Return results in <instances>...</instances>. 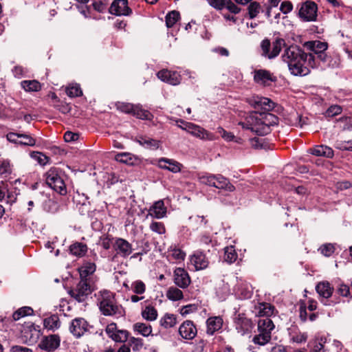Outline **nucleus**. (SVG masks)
I'll use <instances>...</instances> for the list:
<instances>
[{
    "instance_id": "nucleus-1",
    "label": "nucleus",
    "mask_w": 352,
    "mask_h": 352,
    "mask_svg": "<svg viewBox=\"0 0 352 352\" xmlns=\"http://www.w3.org/2000/svg\"><path fill=\"white\" fill-rule=\"evenodd\" d=\"M282 58L287 63L291 73L296 76L307 74L309 72L308 67H314V66L315 57L313 54H306L296 45H292L285 49Z\"/></svg>"
},
{
    "instance_id": "nucleus-2",
    "label": "nucleus",
    "mask_w": 352,
    "mask_h": 352,
    "mask_svg": "<svg viewBox=\"0 0 352 352\" xmlns=\"http://www.w3.org/2000/svg\"><path fill=\"white\" fill-rule=\"evenodd\" d=\"M98 301L100 311L104 316L121 317L124 315V310L121 305L117 304L114 294L109 290L98 292Z\"/></svg>"
},
{
    "instance_id": "nucleus-3",
    "label": "nucleus",
    "mask_w": 352,
    "mask_h": 352,
    "mask_svg": "<svg viewBox=\"0 0 352 352\" xmlns=\"http://www.w3.org/2000/svg\"><path fill=\"white\" fill-rule=\"evenodd\" d=\"M239 124L259 135L269 133V124L262 120V113L252 112L245 118L244 122H240Z\"/></svg>"
},
{
    "instance_id": "nucleus-4",
    "label": "nucleus",
    "mask_w": 352,
    "mask_h": 352,
    "mask_svg": "<svg viewBox=\"0 0 352 352\" xmlns=\"http://www.w3.org/2000/svg\"><path fill=\"white\" fill-rule=\"evenodd\" d=\"M274 328L275 325L271 318H260L257 322L258 333L253 337L252 342L259 346L265 345L271 340L272 331Z\"/></svg>"
},
{
    "instance_id": "nucleus-5",
    "label": "nucleus",
    "mask_w": 352,
    "mask_h": 352,
    "mask_svg": "<svg viewBox=\"0 0 352 352\" xmlns=\"http://www.w3.org/2000/svg\"><path fill=\"white\" fill-rule=\"evenodd\" d=\"M115 106L118 110L125 113L132 114L138 118L142 120H150L152 117L151 113L145 109H143L140 104H133L129 102H117Z\"/></svg>"
},
{
    "instance_id": "nucleus-6",
    "label": "nucleus",
    "mask_w": 352,
    "mask_h": 352,
    "mask_svg": "<svg viewBox=\"0 0 352 352\" xmlns=\"http://www.w3.org/2000/svg\"><path fill=\"white\" fill-rule=\"evenodd\" d=\"M178 122L184 123L185 125V126H179L182 129L186 131L188 133L197 138L206 141H213L217 139V137L214 134L199 125L191 122H186L182 120H180Z\"/></svg>"
},
{
    "instance_id": "nucleus-7",
    "label": "nucleus",
    "mask_w": 352,
    "mask_h": 352,
    "mask_svg": "<svg viewBox=\"0 0 352 352\" xmlns=\"http://www.w3.org/2000/svg\"><path fill=\"white\" fill-rule=\"evenodd\" d=\"M285 45V41L283 38H277L272 43V48L271 47V43L269 39H264L262 41L261 47L262 50V55L270 59L276 57L283 45Z\"/></svg>"
},
{
    "instance_id": "nucleus-8",
    "label": "nucleus",
    "mask_w": 352,
    "mask_h": 352,
    "mask_svg": "<svg viewBox=\"0 0 352 352\" xmlns=\"http://www.w3.org/2000/svg\"><path fill=\"white\" fill-rule=\"evenodd\" d=\"M91 292L92 289L87 280H80L75 287L68 292L72 298L80 302H85Z\"/></svg>"
},
{
    "instance_id": "nucleus-9",
    "label": "nucleus",
    "mask_w": 352,
    "mask_h": 352,
    "mask_svg": "<svg viewBox=\"0 0 352 352\" xmlns=\"http://www.w3.org/2000/svg\"><path fill=\"white\" fill-rule=\"evenodd\" d=\"M210 5L217 10H221L224 18L229 21H236V19L225 11H229L231 13L237 14L240 12L241 8H239L233 1H209Z\"/></svg>"
},
{
    "instance_id": "nucleus-10",
    "label": "nucleus",
    "mask_w": 352,
    "mask_h": 352,
    "mask_svg": "<svg viewBox=\"0 0 352 352\" xmlns=\"http://www.w3.org/2000/svg\"><path fill=\"white\" fill-rule=\"evenodd\" d=\"M46 175V184L50 188L60 195H65L67 193L65 182L55 170H50Z\"/></svg>"
},
{
    "instance_id": "nucleus-11",
    "label": "nucleus",
    "mask_w": 352,
    "mask_h": 352,
    "mask_svg": "<svg viewBox=\"0 0 352 352\" xmlns=\"http://www.w3.org/2000/svg\"><path fill=\"white\" fill-rule=\"evenodd\" d=\"M303 47L309 51L312 52L317 57L323 62L327 60V55L324 52L328 48V44L326 42L320 41H311L305 42Z\"/></svg>"
},
{
    "instance_id": "nucleus-12",
    "label": "nucleus",
    "mask_w": 352,
    "mask_h": 352,
    "mask_svg": "<svg viewBox=\"0 0 352 352\" xmlns=\"http://www.w3.org/2000/svg\"><path fill=\"white\" fill-rule=\"evenodd\" d=\"M317 5L314 1H305L301 4L299 16L305 21H314L317 16Z\"/></svg>"
},
{
    "instance_id": "nucleus-13",
    "label": "nucleus",
    "mask_w": 352,
    "mask_h": 352,
    "mask_svg": "<svg viewBox=\"0 0 352 352\" xmlns=\"http://www.w3.org/2000/svg\"><path fill=\"white\" fill-rule=\"evenodd\" d=\"M106 333L113 340L118 342L126 341L129 333L125 330H118L116 323H111L106 327Z\"/></svg>"
},
{
    "instance_id": "nucleus-14",
    "label": "nucleus",
    "mask_w": 352,
    "mask_h": 352,
    "mask_svg": "<svg viewBox=\"0 0 352 352\" xmlns=\"http://www.w3.org/2000/svg\"><path fill=\"white\" fill-rule=\"evenodd\" d=\"M173 280L174 283L182 289L188 287L191 282L188 273L181 267H177L174 270Z\"/></svg>"
},
{
    "instance_id": "nucleus-15",
    "label": "nucleus",
    "mask_w": 352,
    "mask_h": 352,
    "mask_svg": "<svg viewBox=\"0 0 352 352\" xmlns=\"http://www.w3.org/2000/svg\"><path fill=\"white\" fill-rule=\"evenodd\" d=\"M60 338L58 335L53 334L45 336L39 343V347L48 352L55 351L59 346Z\"/></svg>"
},
{
    "instance_id": "nucleus-16",
    "label": "nucleus",
    "mask_w": 352,
    "mask_h": 352,
    "mask_svg": "<svg viewBox=\"0 0 352 352\" xmlns=\"http://www.w3.org/2000/svg\"><path fill=\"white\" fill-rule=\"evenodd\" d=\"M69 331L74 336L80 338L88 331V323L82 318H76L72 321Z\"/></svg>"
},
{
    "instance_id": "nucleus-17",
    "label": "nucleus",
    "mask_w": 352,
    "mask_h": 352,
    "mask_svg": "<svg viewBox=\"0 0 352 352\" xmlns=\"http://www.w3.org/2000/svg\"><path fill=\"white\" fill-rule=\"evenodd\" d=\"M276 77L265 69H257L254 72V80L261 85H269L272 82L276 81Z\"/></svg>"
},
{
    "instance_id": "nucleus-18",
    "label": "nucleus",
    "mask_w": 352,
    "mask_h": 352,
    "mask_svg": "<svg viewBox=\"0 0 352 352\" xmlns=\"http://www.w3.org/2000/svg\"><path fill=\"white\" fill-rule=\"evenodd\" d=\"M197 333V328L190 320L184 321L179 328V335L186 340L193 339Z\"/></svg>"
},
{
    "instance_id": "nucleus-19",
    "label": "nucleus",
    "mask_w": 352,
    "mask_h": 352,
    "mask_svg": "<svg viewBox=\"0 0 352 352\" xmlns=\"http://www.w3.org/2000/svg\"><path fill=\"white\" fill-rule=\"evenodd\" d=\"M113 249L122 257H126L132 253V246L126 240L117 238L113 245Z\"/></svg>"
},
{
    "instance_id": "nucleus-20",
    "label": "nucleus",
    "mask_w": 352,
    "mask_h": 352,
    "mask_svg": "<svg viewBox=\"0 0 352 352\" xmlns=\"http://www.w3.org/2000/svg\"><path fill=\"white\" fill-rule=\"evenodd\" d=\"M157 77L173 85H179L181 82V76L176 72H171L167 69H162L157 74Z\"/></svg>"
},
{
    "instance_id": "nucleus-21",
    "label": "nucleus",
    "mask_w": 352,
    "mask_h": 352,
    "mask_svg": "<svg viewBox=\"0 0 352 352\" xmlns=\"http://www.w3.org/2000/svg\"><path fill=\"white\" fill-rule=\"evenodd\" d=\"M255 314L258 317L269 318L275 314V307L270 303L261 302L255 305Z\"/></svg>"
},
{
    "instance_id": "nucleus-22",
    "label": "nucleus",
    "mask_w": 352,
    "mask_h": 352,
    "mask_svg": "<svg viewBox=\"0 0 352 352\" xmlns=\"http://www.w3.org/2000/svg\"><path fill=\"white\" fill-rule=\"evenodd\" d=\"M182 164L178 162L168 158H160L158 160V166L162 169L168 170L172 173H177L181 170Z\"/></svg>"
},
{
    "instance_id": "nucleus-23",
    "label": "nucleus",
    "mask_w": 352,
    "mask_h": 352,
    "mask_svg": "<svg viewBox=\"0 0 352 352\" xmlns=\"http://www.w3.org/2000/svg\"><path fill=\"white\" fill-rule=\"evenodd\" d=\"M166 214V208L162 200H159L149 208L148 215L156 218L162 219Z\"/></svg>"
},
{
    "instance_id": "nucleus-24",
    "label": "nucleus",
    "mask_w": 352,
    "mask_h": 352,
    "mask_svg": "<svg viewBox=\"0 0 352 352\" xmlns=\"http://www.w3.org/2000/svg\"><path fill=\"white\" fill-rule=\"evenodd\" d=\"M190 262L195 266L196 270L206 269L209 263L206 255L201 252H196L190 257Z\"/></svg>"
},
{
    "instance_id": "nucleus-25",
    "label": "nucleus",
    "mask_w": 352,
    "mask_h": 352,
    "mask_svg": "<svg viewBox=\"0 0 352 352\" xmlns=\"http://www.w3.org/2000/svg\"><path fill=\"white\" fill-rule=\"evenodd\" d=\"M109 12L116 15H127L131 10L128 6V1H113Z\"/></svg>"
},
{
    "instance_id": "nucleus-26",
    "label": "nucleus",
    "mask_w": 352,
    "mask_h": 352,
    "mask_svg": "<svg viewBox=\"0 0 352 352\" xmlns=\"http://www.w3.org/2000/svg\"><path fill=\"white\" fill-rule=\"evenodd\" d=\"M223 322V319L220 316H213L208 318L206 321L207 333L213 335L216 331L221 329Z\"/></svg>"
},
{
    "instance_id": "nucleus-27",
    "label": "nucleus",
    "mask_w": 352,
    "mask_h": 352,
    "mask_svg": "<svg viewBox=\"0 0 352 352\" xmlns=\"http://www.w3.org/2000/svg\"><path fill=\"white\" fill-rule=\"evenodd\" d=\"M61 322L56 314L50 315L43 320V327L48 331H55L60 327Z\"/></svg>"
},
{
    "instance_id": "nucleus-28",
    "label": "nucleus",
    "mask_w": 352,
    "mask_h": 352,
    "mask_svg": "<svg viewBox=\"0 0 352 352\" xmlns=\"http://www.w3.org/2000/svg\"><path fill=\"white\" fill-rule=\"evenodd\" d=\"M214 187L219 189H224L229 192H233L235 187L229 182V180L222 175H215Z\"/></svg>"
},
{
    "instance_id": "nucleus-29",
    "label": "nucleus",
    "mask_w": 352,
    "mask_h": 352,
    "mask_svg": "<svg viewBox=\"0 0 352 352\" xmlns=\"http://www.w3.org/2000/svg\"><path fill=\"white\" fill-rule=\"evenodd\" d=\"M316 289L320 296L324 298L331 297L333 292V287H332L327 281L318 283L316 287Z\"/></svg>"
},
{
    "instance_id": "nucleus-30",
    "label": "nucleus",
    "mask_w": 352,
    "mask_h": 352,
    "mask_svg": "<svg viewBox=\"0 0 352 352\" xmlns=\"http://www.w3.org/2000/svg\"><path fill=\"white\" fill-rule=\"evenodd\" d=\"M251 104L254 106L255 109L262 108L265 111H270L274 107V103L267 98H256L252 100Z\"/></svg>"
},
{
    "instance_id": "nucleus-31",
    "label": "nucleus",
    "mask_w": 352,
    "mask_h": 352,
    "mask_svg": "<svg viewBox=\"0 0 352 352\" xmlns=\"http://www.w3.org/2000/svg\"><path fill=\"white\" fill-rule=\"evenodd\" d=\"M310 153L316 156H324L329 158H332L333 157V151L331 148L324 146V145H318L315 147L311 148Z\"/></svg>"
},
{
    "instance_id": "nucleus-32",
    "label": "nucleus",
    "mask_w": 352,
    "mask_h": 352,
    "mask_svg": "<svg viewBox=\"0 0 352 352\" xmlns=\"http://www.w3.org/2000/svg\"><path fill=\"white\" fill-rule=\"evenodd\" d=\"M235 324L236 329L238 330V332L243 334L248 331L252 326L251 321L249 319L243 316H241L240 315L236 318Z\"/></svg>"
},
{
    "instance_id": "nucleus-33",
    "label": "nucleus",
    "mask_w": 352,
    "mask_h": 352,
    "mask_svg": "<svg viewBox=\"0 0 352 352\" xmlns=\"http://www.w3.org/2000/svg\"><path fill=\"white\" fill-rule=\"evenodd\" d=\"M135 141L140 145L149 149H156L159 146V141L146 136L137 137Z\"/></svg>"
},
{
    "instance_id": "nucleus-34",
    "label": "nucleus",
    "mask_w": 352,
    "mask_h": 352,
    "mask_svg": "<svg viewBox=\"0 0 352 352\" xmlns=\"http://www.w3.org/2000/svg\"><path fill=\"white\" fill-rule=\"evenodd\" d=\"M96 271V265L91 262L85 263L79 269L80 280H87V277Z\"/></svg>"
},
{
    "instance_id": "nucleus-35",
    "label": "nucleus",
    "mask_w": 352,
    "mask_h": 352,
    "mask_svg": "<svg viewBox=\"0 0 352 352\" xmlns=\"http://www.w3.org/2000/svg\"><path fill=\"white\" fill-rule=\"evenodd\" d=\"M70 253L76 256L81 257L87 252V246L82 243H74L69 247Z\"/></svg>"
},
{
    "instance_id": "nucleus-36",
    "label": "nucleus",
    "mask_w": 352,
    "mask_h": 352,
    "mask_svg": "<svg viewBox=\"0 0 352 352\" xmlns=\"http://www.w3.org/2000/svg\"><path fill=\"white\" fill-rule=\"evenodd\" d=\"M157 311L152 305H148L142 311V316L148 321H154L157 318Z\"/></svg>"
},
{
    "instance_id": "nucleus-37",
    "label": "nucleus",
    "mask_w": 352,
    "mask_h": 352,
    "mask_svg": "<svg viewBox=\"0 0 352 352\" xmlns=\"http://www.w3.org/2000/svg\"><path fill=\"white\" fill-rule=\"evenodd\" d=\"M133 329L135 331L144 337H148L152 333V327L144 322H136L133 324Z\"/></svg>"
},
{
    "instance_id": "nucleus-38",
    "label": "nucleus",
    "mask_w": 352,
    "mask_h": 352,
    "mask_svg": "<svg viewBox=\"0 0 352 352\" xmlns=\"http://www.w3.org/2000/svg\"><path fill=\"white\" fill-rule=\"evenodd\" d=\"M160 325L166 329L174 327L177 323V318L174 314H166L160 320Z\"/></svg>"
},
{
    "instance_id": "nucleus-39",
    "label": "nucleus",
    "mask_w": 352,
    "mask_h": 352,
    "mask_svg": "<svg viewBox=\"0 0 352 352\" xmlns=\"http://www.w3.org/2000/svg\"><path fill=\"white\" fill-rule=\"evenodd\" d=\"M21 85L26 91H38L41 89V83L35 80H23Z\"/></svg>"
},
{
    "instance_id": "nucleus-40",
    "label": "nucleus",
    "mask_w": 352,
    "mask_h": 352,
    "mask_svg": "<svg viewBox=\"0 0 352 352\" xmlns=\"http://www.w3.org/2000/svg\"><path fill=\"white\" fill-rule=\"evenodd\" d=\"M33 312V309L30 307H23L13 313L12 319L14 321H16L23 317L32 315Z\"/></svg>"
},
{
    "instance_id": "nucleus-41",
    "label": "nucleus",
    "mask_w": 352,
    "mask_h": 352,
    "mask_svg": "<svg viewBox=\"0 0 352 352\" xmlns=\"http://www.w3.org/2000/svg\"><path fill=\"white\" fill-rule=\"evenodd\" d=\"M115 160L121 163L133 164L135 159L134 156L129 153H120L116 155Z\"/></svg>"
},
{
    "instance_id": "nucleus-42",
    "label": "nucleus",
    "mask_w": 352,
    "mask_h": 352,
    "mask_svg": "<svg viewBox=\"0 0 352 352\" xmlns=\"http://www.w3.org/2000/svg\"><path fill=\"white\" fill-rule=\"evenodd\" d=\"M166 296L169 300L176 301L183 298V292L178 288L175 287H170L167 292Z\"/></svg>"
},
{
    "instance_id": "nucleus-43",
    "label": "nucleus",
    "mask_w": 352,
    "mask_h": 352,
    "mask_svg": "<svg viewBox=\"0 0 352 352\" xmlns=\"http://www.w3.org/2000/svg\"><path fill=\"white\" fill-rule=\"evenodd\" d=\"M237 253L236 252L233 246H228L224 248V260L232 263L237 258Z\"/></svg>"
},
{
    "instance_id": "nucleus-44",
    "label": "nucleus",
    "mask_w": 352,
    "mask_h": 352,
    "mask_svg": "<svg viewBox=\"0 0 352 352\" xmlns=\"http://www.w3.org/2000/svg\"><path fill=\"white\" fill-rule=\"evenodd\" d=\"M66 94L69 97L74 98L80 96L82 91L78 84H71L66 89Z\"/></svg>"
},
{
    "instance_id": "nucleus-45",
    "label": "nucleus",
    "mask_w": 352,
    "mask_h": 352,
    "mask_svg": "<svg viewBox=\"0 0 352 352\" xmlns=\"http://www.w3.org/2000/svg\"><path fill=\"white\" fill-rule=\"evenodd\" d=\"M131 289L133 293L141 295L145 292L146 285L142 280H138L131 283Z\"/></svg>"
},
{
    "instance_id": "nucleus-46",
    "label": "nucleus",
    "mask_w": 352,
    "mask_h": 352,
    "mask_svg": "<svg viewBox=\"0 0 352 352\" xmlns=\"http://www.w3.org/2000/svg\"><path fill=\"white\" fill-rule=\"evenodd\" d=\"M179 18V13L177 11H171L166 16V23L168 28H172Z\"/></svg>"
},
{
    "instance_id": "nucleus-47",
    "label": "nucleus",
    "mask_w": 352,
    "mask_h": 352,
    "mask_svg": "<svg viewBox=\"0 0 352 352\" xmlns=\"http://www.w3.org/2000/svg\"><path fill=\"white\" fill-rule=\"evenodd\" d=\"M185 253L180 249L174 248L168 252V257L170 261H183L185 258Z\"/></svg>"
},
{
    "instance_id": "nucleus-48",
    "label": "nucleus",
    "mask_w": 352,
    "mask_h": 352,
    "mask_svg": "<svg viewBox=\"0 0 352 352\" xmlns=\"http://www.w3.org/2000/svg\"><path fill=\"white\" fill-rule=\"evenodd\" d=\"M318 251L325 256H330L335 251V246L332 243H325L320 247Z\"/></svg>"
},
{
    "instance_id": "nucleus-49",
    "label": "nucleus",
    "mask_w": 352,
    "mask_h": 352,
    "mask_svg": "<svg viewBox=\"0 0 352 352\" xmlns=\"http://www.w3.org/2000/svg\"><path fill=\"white\" fill-rule=\"evenodd\" d=\"M214 177L215 175L206 173L199 177V181L203 184L214 187Z\"/></svg>"
},
{
    "instance_id": "nucleus-50",
    "label": "nucleus",
    "mask_w": 352,
    "mask_h": 352,
    "mask_svg": "<svg viewBox=\"0 0 352 352\" xmlns=\"http://www.w3.org/2000/svg\"><path fill=\"white\" fill-rule=\"evenodd\" d=\"M19 144L25 146H34L36 144V140L28 134L21 133Z\"/></svg>"
},
{
    "instance_id": "nucleus-51",
    "label": "nucleus",
    "mask_w": 352,
    "mask_h": 352,
    "mask_svg": "<svg viewBox=\"0 0 352 352\" xmlns=\"http://www.w3.org/2000/svg\"><path fill=\"white\" fill-rule=\"evenodd\" d=\"M129 343L132 347V349L135 351H140L144 345L143 340L139 338H131L129 340Z\"/></svg>"
},
{
    "instance_id": "nucleus-52",
    "label": "nucleus",
    "mask_w": 352,
    "mask_h": 352,
    "mask_svg": "<svg viewBox=\"0 0 352 352\" xmlns=\"http://www.w3.org/2000/svg\"><path fill=\"white\" fill-rule=\"evenodd\" d=\"M31 157L37 161L41 165H45L49 161V158L45 155L40 152H32L31 153Z\"/></svg>"
},
{
    "instance_id": "nucleus-53",
    "label": "nucleus",
    "mask_w": 352,
    "mask_h": 352,
    "mask_svg": "<svg viewBox=\"0 0 352 352\" xmlns=\"http://www.w3.org/2000/svg\"><path fill=\"white\" fill-rule=\"evenodd\" d=\"M260 9L261 6L257 1H252L248 7L250 17L253 19L256 16V15L259 13Z\"/></svg>"
},
{
    "instance_id": "nucleus-54",
    "label": "nucleus",
    "mask_w": 352,
    "mask_h": 352,
    "mask_svg": "<svg viewBox=\"0 0 352 352\" xmlns=\"http://www.w3.org/2000/svg\"><path fill=\"white\" fill-rule=\"evenodd\" d=\"M150 229L160 234H164L166 232L164 225L162 222L153 221L150 225Z\"/></svg>"
},
{
    "instance_id": "nucleus-55",
    "label": "nucleus",
    "mask_w": 352,
    "mask_h": 352,
    "mask_svg": "<svg viewBox=\"0 0 352 352\" xmlns=\"http://www.w3.org/2000/svg\"><path fill=\"white\" fill-rule=\"evenodd\" d=\"M326 340V338L321 337L318 340L315 341L312 349L313 352H324V344Z\"/></svg>"
},
{
    "instance_id": "nucleus-56",
    "label": "nucleus",
    "mask_w": 352,
    "mask_h": 352,
    "mask_svg": "<svg viewBox=\"0 0 352 352\" xmlns=\"http://www.w3.org/2000/svg\"><path fill=\"white\" fill-rule=\"evenodd\" d=\"M342 112V107L339 105H332L326 111L325 116L327 117H333L339 115Z\"/></svg>"
},
{
    "instance_id": "nucleus-57",
    "label": "nucleus",
    "mask_w": 352,
    "mask_h": 352,
    "mask_svg": "<svg viewBox=\"0 0 352 352\" xmlns=\"http://www.w3.org/2000/svg\"><path fill=\"white\" fill-rule=\"evenodd\" d=\"M88 2L89 1H78V4H76L78 10L86 17L88 16V13H89L90 11V8L87 4Z\"/></svg>"
},
{
    "instance_id": "nucleus-58",
    "label": "nucleus",
    "mask_w": 352,
    "mask_h": 352,
    "mask_svg": "<svg viewBox=\"0 0 352 352\" xmlns=\"http://www.w3.org/2000/svg\"><path fill=\"white\" fill-rule=\"evenodd\" d=\"M113 238L110 235H103L100 238V245L105 250H109L111 247Z\"/></svg>"
},
{
    "instance_id": "nucleus-59",
    "label": "nucleus",
    "mask_w": 352,
    "mask_h": 352,
    "mask_svg": "<svg viewBox=\"0 0 352 352\" xmlns=\"http://www.w3.org/2000/svg\"><path fill=\"white\" fill-rule=\"evenodd\" d=\"M11 173L10 163L6 160H0V174L6 177Z\"/></svg>"
},
{
    "instance_id": "nucleus-60",
    "label": "nucleus",
    "mask_w": 352,
    "mask_h": 352,
    "mask_svg": "<svg viewBox=\"0 0 352 352\" xmlns=\"http://www.w3.org/2000/svg\"><path fill=\"white\" fill-rule=\"evenodd\" d=\"M217 133H219L221 136L228 142L232 141L235 139L234 135L232 133L226 131L222 127L217 128Z\"/></svg>"
},
{
    "instance_id": "nucleus-61",
    "label": "nucleus",
    "mask_w": 352,
    "mask_h": 352,
    "mask_svg": "<svg viewBox=\"0 0 352 352\" xmlns=\"http://www.w3.org/2000/svg\"><path fill=\"white\" fill-rule=\"evenodd\" d=\"M262 120H265L267 123L269 124V126L272 124H276L277 117H276L272 113H262Z\"/></svg>"
},
{
    "instance_id": "nucleus-62",
    "label": "nucleus",
    "mask_w": 352,
    "mask_h": 352,
    "mask_svg": "<svg viewBox=\"0 0 352 352\" xmlns=\"http://www.w3.org/2000/svg\"><path fill=\"white\" fill-rule=\"evenodd\" d=\"M338 293L344 297H349L350 296L349 287L343 283L340 284L338 288Z\"/></svg>"
},
{
    "instance_id": "nucleus-63",
    "label": "nucleus",
    "mask_w": 352,
    "mask_h": 352,
    "mask_svg": "<svg viewBox=\"0 0 352 352\" xmlns=\"http://www.w3.org/2000/svg\"><path fill=\"white\" fill-rule=\"evenodd\" d=\"M293 8V6L291 3V1H282L280 10L284 13L287 14L290 11H292Z\"/></svg>"
},
{
    "instance_id": "nucleus-64",
    "label": "nucleus",
    "mask_w": 352,
    "mask_h": 352,
    "mask_svg": "<svg viewBox=\"0 0 352 352\" xmlns=\"http://www.w3.org/2000/svg\"><path fill=\"white\" fill-rule=\"evenodd\" d=\"M79 138L78 133H75L71 131H67L64 135V139L66 142H72L77 140Z\"/></svg>"
}]
</instances>
